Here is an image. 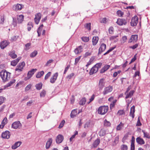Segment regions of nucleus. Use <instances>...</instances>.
<instances>
[{"mask_svg":"<svg viewBox=\"0 0 150 150\" xmlns=\"http://www.w3.org/2000/svg\"><path fill=\"white\" fill-rule=\"evenodd\" d=\"M11 73L6 71H2L0 72V76L4 82L8 80L10 78Z\"/></svg>","mask_w":150,"mask_h":150,"instance_id":"obj_1","label":"nucleus"},{"mask_svg":"<svg viewBox=\"0 0 150 150\" xmlns=\"http://www.w3.org/2000/svg\"><path fill=\"white\" fill-rule=\"evenodd\" d=\"M108 110V106H100L98 110V113L101 115H104L107 112Z\"/></svg>","mask_w":150,"mask_h":150,"instance_id":"obj_2","label":"nucleus"},{"mask_svg":"<svg viewBox=\"0 0 150 150\" xmlns=\"http://www.w3.org/2000/svg\"><path fill=\"white\" fill-rule=\"evenodd\" d=\"M22 125L19 121H16L13 122L11 125L12 128L14 129L20 128L21 127Z\"/></svg>","mask_w":150,"mask_h":150,"instance_id":"obj_3","label":"nucleus"},{"mask_svg":"<svg viewBox=\"0 0 150 150\" xmlns=\"http://www.w3.org/2000/svg\"><path fill=\"white\" fill-rule=\"evenodd\" d=\"M25 63L24 62H23L21 63H19L18 65L17 66V67L15 69L16 71H22L23 68L25 66Z\"/></svg>","mask_w":150,"mask_h":150,"instance_id":"obj_4","label":"nucleus"},{"mask_svg":"<svg viewBox=\"0 0 150 150\" xmlns=\"http://www.w3.org/2000/svg\"><path fill=\"white\" fill-rule=\"evenodd\" d=\"M138 18L136 16H135L132 18L131 22V25L132 26H134L137 25L138 21Z\"/></svg>","mask_w":150,"mask_h":150,"instance_id":"obj_5","label":"nucleus"},{"mask_svg":"<svg viewBox=\"0 0 150 150\" xmlns=\"http://www.w3.org/2000/svg\"><path fill=\"white\" fill-rule=\"evenodd\" d=\"M36 70L37 69H32L30 71H28L27 74V76L25 78V80H27L30 79L34 74Z\"/></svg>","mask_w":150,"mask_h":150,"instance_id":"obj_6","label":"nucleus"},{"mask_svg":"<svg viewBox=\"0 0 150 150\" xmlns=\"http://www.w3.org/2000/svg\"><path fill=\"white\" fill-rule=\"evenodd\" d=\"M113 90V87L112 86H109L105 88L103 93L104 95H105L108 93L111 92Z\"/></svg>","mask_w":150,"mask_h":150,"instance_id":"obj_7","label":"nucleus"},{"mask_svg":"<svg viewBox=\"0 0 150 150\" xmlns=\"http://www.w3.org/2000/svg\"><path fill=\"white\" fill-rule=\"evenodd\" d=\"M138 39V35H132L131 36L129 40V43L132 42L134 43L136 42Z\"/></svg>","mask_w":150,"mask_h":150,"instance_id":"obj_8","label":"nucleus"},{"mask_svg":"<svg viewBox=\"0 0 150 150\" xmlns=\"http://www.w3.org/2000/svg\"><path fill=\"white\" fill-rule=\"evenodd\" d=\"M24 7V6L22 4H18L13 6V9L16 11L21 10Z\"/></svg>","mask_w":150,"mask_h":150,"instance_id":"obj_9","label":"nucleus"},{"mask_svg":"<svg viewBox=\"0 0 150 150\" xmlns=\"http://www.w3.org/2000/svg\"><path fill=\"white\" fill-rule=\"evenodd\" d=\"M64 139V137L62 135L59 134L56 137V142L57 144H60L62 142Z\"/></svg>","mask_w":150,"mask_h":150,"instance_id":"obj_10","label":"nucleus"},{"mask_svg":"<svg viewBox=\"0 0 150 150\" xmlns=\"http://www.w3.org/2000/svg\"><path fill=\"white\" fill-rule=\"evenodd\" d=\"M10 136V132L8 131H6L2 133L1 137L4 139H8Z\"/></svg>","mask_w":150,"mask_h":150,"instance_id":"obj_11","label":"nucleus"},{"mask_svg":"<svg viewBox=\"0 0 150 150\" xmlns=\"http://www.w3.org/2000/svg\"><path fill=\"white\" fill-rule=\"evenodd\" d=\"M58 73L56 72L54 74L50 79V82L52 83H54L56 80L58 76Z\"/></svg>","mask_w":150,"mask_h":150,"instance_id":"obj_12","label":"nucleus"},{"mask_svg":"<svg viewBox=\"0 0 150 150\" xmlns=\"http://www.w3.org/2000/svg\"><path fill=\"white\" fill-rule=\"evenodd\" d=\"M105 82L103 79H100L99 82L98 87L99 90H102L105 86Z\"/></svg>","mask_w":150,"mask_h":150,"instance_id":"obj_13","label":"nucleus"},{"mask_svg":"<svg viewBox=\"0 0 150 150\" xmlns=\"http://www.w3.org/2000/svg\"><path fill=\"white\" fill-rule=\"evenodd\" d=\"M117 23L120 25H125L127 23L126 21L123 19H118L116 22Z\"/></svg>","mask_w":150,"mask_h":150,"instance_id":"obj_14","label":"nucleus"},{"mask_svg":"<svg viewBox=\"0 0 150 150\" xmlns=\"http://www.w3.org/2000/svg\"><path fill=\"white\" fill-rule=\"evenodd\" d=\"M106 48V45L104 43L101 44L99 49L98 54H101L105 50Z\"/></svg>","mask_w":150,"mask_h":150,"instance_id":"obj_15","label":"nucleus"},{"mask_svg":"<svg viewBox=\"0 0 150 150\" xmlns=\"http://www.w3.org/2000/svg\"><path fill=\"white\" fill-rule=\"evenodd\" d=\"M9 43L7 41L5 40L1 42L0 44V47L2 49H4L8 45Z\"/></svg>","mask_w":150,"mask_h":150,"instance_id":"obj_16","label":"nucleus"},{"mask_svg":"<svg viewBox=\"0 0 150 150\" xmlns=\"http://www.w3.org/2000/svg\"><path fill=\"white\" fill-rule=\"evenodd\" d=\"M83 51L82 46H80L76 48L74 50V52L76 54H78L80 53Z\"/></svg>","mask_w":150,"mask_h":150,"instance_id":"obj_17","label":"nucleus"},{"mask_svg":"<svg viewBox=\"0 0 150 150\" xmlns=\"http://www.w3.org/2000/svg\"><path fill=\"white\" fill-rule=\"evenodd\" d=\"M100 140L99 139H97L92 144L91 146V148H96L100 143Z\"/></svg>","mask_w":150,"mask_h":150,"instance_id":"obj_18","label":"nucleus"},{"mask_svg":"<svg viewBox=\"0 0 150 150\" xmlns=\"http://www.w3.org/2000/svg\"><path fill=\"white\" fill-rule=\"evenodd\" d=\"M110 66L109 65H105L100 70V73L103 74L104 73L105 71H107L110 67Z\"/></svg>","mask_w":150,"mask_h":150,"instance_id":"obj_19","label":"nucleus"},{"mask_svg":"<svg viewBox=\"0 0 150 150\" xmlns=\"http://www.w3.org/2000/svg\"><path fill=\"white\" fill-rule=\"evenodd\" d=\"M135 112V107L134 106H132L130 108L129 115L133 119L134 117V113Z\"/></svg>","mask_w":150,"mask_h":150,"instance_id":"obj_20","label":"nucleus"},{"mask_svg":"<svg viewBox=\"0 0 150 150\" xmlns=\"http://www.w3.org/2000/svg\"><path fill=\"white\" fill-rule=\"evenodd\" d=\"M21 144V142H16L13 145L11 146V148L13 149H15L19 146Z\"/></svg>","mask_w":150,"mask_h":150,"instance_id":"obj_21","label":"nucleus"},{"mask_svg":"<svg viewBox=\"0 0 150 150\" xmlns=\"http://www.w3.org/2000/svg\"><path fill=\"white\" fill-rule=\"evenodd\" d=\"M21 59V57H18L17 59L12 61L11 62V65L13 66H16Z\"/></svg>","mask_w":150,"mask_h":150,"instance_id":"obj_22","label":"nucleus"},{"mask_svg":"<svg viewBox=\"0 0 150 150\" xmlns=\"http://www.w3.org/2000/svg\"><path fill=\"white\" fill-rule=\"evenodd\" d=\"M98 71L97 68L94 66L90 70L89 74L90 75H92L94 73H95Z\"/></svg>","mask_w":150,"mask_h":150,"instance_id":"obj_23","label":"nucleus"},{"mask_svg":"<svg viewBox=\"0 0 150 150\" xmlns=\"http://www.w3.org/2000/svg\"><path fill=\"white\" fill-rule=\"evenodd\" d=\"M52 141V139L51 138L49 139L47 141L46 145V148L47 149H48L50 147Z\"/></svg>","mask_w":150,"mask_h":150,"instance_id":"obj_24","label":"nucleus"},{"mask_svg":"<svg viewBox=\"0 0 150 150\" xmlns=\"http://www.w3.org/2000/svg\"><path fill=\"white\" fill-rule=\"evenodd\" d=\"M24 18V16L23 15H20L17 17V21L18 23H21L23 21Z\"/></svg>","mask_w":150,"mask_h":150,"instance_id":"obj_25","label":"nucleus"},{"mask_svg":"<svg viewBox=\"0 0 150 150\" xmlns=\"http://www.w3.org/2000/svg\"><path fill=\"white\" fill-rule=\"evenodd\" d=\"M98 40V38L97 36H94L93 38L92 42L93 43V45H95L97 44Z\"/></svg>","mask_w":150,"mask_h":150,"instance_id":"obj_26","label":"nucleus"},{"mask_svg":"<svg viewBox=\"0 0 150 150\" xmlns=\"http://www.w3.org/2000/svg\"><path fill=\"white\" fill-rule=\"evenodd\" d=\"M136 142L140 144H143L145 143L143 139L139 137H138L136 139Z\"/></svg>","mask_w":150,"mask_h":150,"instance_id":"obj_27","label":"nucleus"},{"mask_svg":"<svg viewBox=\"0 0 150 150\" xmlns=\"http://www.w3.org/2000/svg\"><path fill=\"white\" fill-rule=\"evenodd\" d=\"M16 81V80L14 79L10 81L8 83L6 84V85L4 86V88L10 87L11 86V85L14 83Z\"/></svg>","mask_w":150,"mask_h":150,"instance_id":"obj_28","label":"nucleus"},{"mask_svg":"<svg viewBox=\"0 0 150 150\" xmlns=\"http://www.w3.org/2000/svg\"><path fill=\"white\" fill-rule=\"evenodd\" d=\"M9 55L13 59H15L16 58L17 55L15 54V51H12L10 52L9 53Z\"/></svg>","mask_w":150,"mask_h":150,"instance_id":"obj_29","label":"nucleus"},{"mask_svg":"<svg viewBox=\"0 0 150 150\" xmlns=\"http://www.w3.org/2000/svg\"><path fill=\"white\" fill-rule=\"evenodd\" d=\"M77 114V110H72L71 112L70 115L71 117L72 118H73Z\"/></svg>","mask_w":150,"mask_h":150,"instance_id":"obj_30","label":"nucleus"},{"mask_svg":"<svg viewBox=\"0 0 150 150\" xmlns=\"http://www.w3.org/2000/svg\"><path fill=\"white\" fill-rule=\"evenodd\" d=\"M134 92L133 91H131L128 93H127L126 95V96L125 97L126 99H127L129 98H130L133 95Z\"/></svg>","mask_w":150,"mask_h":150,"instance_id":"obj_31","label":"nucleus"},{"mask_svg":"<svg viewBox=\"0 0 150 150\" xmlns=\"http://www.w3.org/2000/svg\"><path fill=\"white\" fill-rule=\"evenodd\" d=\"M86 101V99L85 98H83L81 99L79 102V104L81 105H84Z\"/></svg>","mask_w":150,"mask_h":150,"instance_id":"obj_32","label":"nucleus"},{"mask_svg":"<svg viewBox=\"0 0 150 150\" xmlns=\"http://www.w3.org/2000/svg\"><path fill=\"white\" fill-rule=\"evenodd\" d=\"M42 84L41 83H40L36 84L35 85V87L38 90H40L42 88Z\"/></svg>","mask_w":150,"mask_h":150,"instance_id":"obj_33","label":"nucleus"},{"mask_svg":"<svg viewBox=\"0 0 150 150\" xmlns=\"http://www.w3.org/2000/svg\"><path fill=\"white\" fill-rule=\"evenodd\" d=\"M44 71H43L38 72L36 75V77L37 78H40L44 74Z\"/></svg>","mask_w":150,"mask_h":150,"instance_id":"obj_34","label":"nucleus"},{"mask_svg":"<svg viewBox=\"0 0 150 150\" xmlns=\"http://www.w3.org/2000/svg\"><path fill=\"white\" fill-rule=\"evenodd\" d=\"M123 127V124L121 122H120V123L119 125L117 127V130H120Z\"/></svg>","mask_w":150,"mask_h":150,"instance_id":"obj_35","label":"nucleus"},{"mask_svg":"<svg viewBox=\"0 0 150 150\" xmlns=\"http://www.w3.org/2000/svg\"><path fill=\"white\" fill-rule=\"evenodd\" d=\"M85 28L88 30H90L91 29V23H87L84 25Z\"/></svg>","mask_w":150,"mask_h":150,"instance_id":"obj_36","label":"nucleus"},{"mask_svg":"<svg viewBox=\"0 0 150 150\" xmlns=\"http://www.w3.org/2000/svg\"><path fill=\"white\" fill-rule=\"evenodd\" d=\"M142 132H143L144 134V137H145L146 138L148 139L150 138V137L149 135V134L147 132H146L144 131L143 130Z\"/></svg>","mask_w":150,"mask_h":150,"instance_id":"obj_37","label":"nucleus"},{"mask_svg":"<svg viewBox=\"0 0 150 150\" xmlns=\"http://www.w3.org/2000/svg\"><path fill=\"white\" fill-rule=\"evenodd\" d=\"M104 126L106 127L110 126L111 125V123L110 122L107 121V120L105 119L104 121Z\"/></svg>","mask_w":150,"mask_h":150,"instance_id":"obj_38","label":"nucleus"},{"mask_svg":"<svg viewBox=\"0 0 150 150\" xmlns=\"http://www.w3.org/2000/svg\"><path fill=\"white\" fill-rule=\"evenodd\" d=\"M127 40V38L126 36H124L122 38L121 41V43L122 44H123Z\"/></svg>","mask_w":150,"mask_h":150,"instance_id":"obj_39","label":"nucleus"},{"mask_svg":"<svg viewBox=\"0 0 150 150\" xmlns=\"http://www.w3.org/2000/svg\"><path fill=\"white\" fill-rule=\"evenodd\" d=\"M53 61V60L52 59L49 60L45 64V66H50L51 65V64Z\"/></svg>","mask_w":150,"mask_h":150,"instance_id":"obj_40","label":"nucleus"},{"mask_svg":"<svg viewBox=\"0 0 150 150\" xmlns=\"http://www.w3.org/2000/svg\"><path fill=\"white\" fill-rule=\"evenodd\" d=\"M28 31H30L31 29L33 27L32 23L31 22H29L28 24Z\"/></svg>","mask_w":150,"mask_h":150,"instance_id":"obj_41","label":"nucleus"},{"mask_svg":"<svg viewBox=\"0 0 150 150\" xmlns=\"http://www.w3.org/2000/svg\"><path fill=\"white\" fill-rule=\"evenodd\" d=\"M117 100H115L113 101L110 104V108L111 109L114 107L115 106V104L116 103Z\"/></svg>","mask_w":150,"mask_h":150,"instance_id":"obj_42","label":"nucleus"},{"mask_svg":"<svg viewBox=\"0 0 150 150\" xmlns=\"http://www.w3.org/2000/svg\"><path fill=\"white\" fill-rule=\"evenodd\" d=\"M119 141V137H116L115 138V140L113 144V145H116L118 142Z\"/></svg>","mask_w":150,"mask_h":150,"instance_id":"obj_43","label":"nucleus"},{"mask_svg":"<svg viewBox=\"0 0 150 150\" xmlns=\"http://www.w3.org/2000/svg\"><path fill=\"white\" fill-rule=\"evenodd\" d=\"M38 53L37 51H35L30 54V57H35Z\"/></svg>","mask_w":150,"mask_h":150,"instance_id":"obj_44","label":"nucleus"},{"mask_svg":"<svg viewBox=\"0 0 150 150\" xmlns=\"http://www.w3.org/2000/svg\"><path fill=\"white\" fill-rule=\"evenodd\" d=\"M125 114V112L123 110H118L117 113V114L118 115H120Z\"/></svg>","mask_w":150,"mask_h":150,"instance_id":"obj_45","label":"nucleus"},{"mask_svg":"<svg viewBox=\"0 0 150 150\" xmlns=\"http://www.w3.org/2000/svg\"><path fill=\"white\" fill-rule=\"evenodd\" d=\"M102 63L101 62L99 63L96 64L94 66H95L96 68H97L98 69L100 68L102 66Z\"/></svg>","mask_w":150,"mask_h":150,"instance_id":"obj_46","label":"nucleus"},{"mask_svg":"<svg viewBox=\"0 0 150 150\" xmlns=\"http://www.w3.org/2000/svg\"><path fill=\"white\" fill-rule=\"evenodd\" d=\"M74 73H72L67 76V78L69 79H70L72 78L74 76Z\"/></svg>","mask_w":150,"mask_h":150,"instance_id":"obj_47","label":"nucleus"},{"mask_svg":"<svg viewBox=\"0 0 150 150\" xmlns=\"http://www.w3.org/2000/svg\"><path fill=\"white\" fill-rule=\"evenodd\" d=\"M46 93V92L45 90H43L40 93V97H44Z\"/></svg>","mask_w":150,"mask_h":150,"instance_id":"obj_48","label":"nucleus"},{"mask_svg":"<svg viewBox=\"0 0 150 150\" xmlns=\"http://www.w3.org/2000/svg\"><path fill=\"white\" fill-rule=\"evenodd\" d=\"M37 19L40 20L41 18V14L40 13H37L35 15V17Z\"/></svg>","mask_w":150,"mask_h":150,"instance_id":"obj_49","label":"nucleus"},{"mask_svg":"<svg viewBox=\"0 0 150 150\" xmlns=\"http://www.w3.org/2000/svg\"><path fill=\"white\" fill-rule=\"evenodd\" d=\"M32 85L29 84L25 88V91H26L29 90L31 88Z\"/></svg>","mask_w":150,"mask_h":150,"instance_id":"obj_50","label":"nucleus"},{"mask_svg":"<svg viewBox=\"0 0 150 150\" xmlns=\"http://www.w3.org/2000/svg\"><path fill=\"white\" fill-rule=\"evenodd\" d=\"M139 44H136L132 46H130L129 47V48L131 49H132L133 50H134L138 46Z\"/></svg>","mask_w":150,"mask_h":150,"instance_id":"obj_51","label":"nucleus"},{"mask_svg":"<svg viewBox=\"0 0 150 150\" xmlns=\"http://www.w3.org/2000/svg\"><path fill=\"white\" fill-rule=\"evenodd\" d=\"M18 38V36H14L11 38V40L12 41H15L17 40Z\"/></svg>","mask_w":150,"mask_h":150,"instance_id":"obj_52","label":"nucleus"},{"mask_svg":"<svg viewBox=\"0 0 150 150\" xmlns=\"http://www.w3.org/2000/svg\"><path fill=\"white\" fill-rule=\"evenodd\" d=\"M82 40L84 42H87L89 40V38L87 37H82L81 38Z\"/></svg>","mask_w":150,"mask_h":150,"instance_id":"obj_53","label":"nucleus"},{"mask_svg":"<svg viewBox=\"0 0 150 150\" xmlns=\"http://www.w3.org/2000/svg\"><path fill=\"white\" fill-rule=\"evenodd\" d=\"M5 98L2 96H0V105L4 102Z\"/></svg>","mask_w":150,"mask_h":150,"instance_id":"obj_54","label":"nucleus"},{"mask_svg":"<svg viewBox=\"0 0 150 150\" xmlns=\"http://www.w3.org/2000/svg\"><path fill=\"white\" fill-rule=\"evenodd\" d=\"M7 118L6 117H5L2 121L1 124L4 125V126L7 123Z\"/></svg>","mask_w":150,"mask_h":150,"instance_id":"obj_55","label":"nucleus"},{"mask_svg":"<svg viewBox=\"0 0 150 150\" xmlns=\"http://www.w3.org/2000/svg\"><path fill=\"white\" fill-rule=\"evenodd\" d=\"M121 148L122 150H127L128 149L127 146L125 145H122Z\"/></svg>","mask_w":150,"mask_h":150,"instance_id":"obj_56","label":"nucleus"},{"mask_svg":"<svg viewBox=\"0 0 150 150\" xmlns=\"http://www.w3.org/2000/svg\"><path fill=\"white\" fill-rule=\"evenodd\" d=\"M117 14L120 16H122L123 15V13L121 11L118 10L117 12Z\"/></svg>","mask_w":150,"mask_h":150,"instance_id":"obj_57","label":"nucleus"},{"mask_svg":"<svg viewBox=\"0 0 150 150\" xmlns=\"http://www.w3.org/2000/svg\"><path fill=\"white\" fill-rule=\"evenodd\" d=\"M113 30H114V29L112 27H110L109 28V30H108L109 33L110 34H112L113 33Z\"/></svg>","mask_w":150,"mask_h":150,"instance_id":"obj_58","label":"nucleus"},{"mask_svg":"<svg viewBox=\"0 0 150 150\" xmlns=\"http://www.w3.org/2000/svg\"><path fill=\"white\" fill-rule=\"evenodd\" d=\"M51 72H48L45 76V79L46 80L50 76L51 74Z\"/></svg>","mask_w":150,"mask_h":150,"instance_id":"obj_59","label":"nucleus"},{"mask_svg":"<svg viewBox=\"0 0 150 150\" xmlns=\"http://www.w3.org/2000/svg\"><path fill=\"white\" fill-rule=\"evenodd\" d=\"M4 20V16H1L0 17V23L3 24Z\"/></svg>","mask_w":150,"mask_h":150,"instance_id":"obj_60","label":"nucleus"},{"mask_svg":"<svg viewBox=\"0 0 150 150\" xmlns=\"http://www.w3.org/2000/svg\"><path fill=\"white\" fill-rule=\"evenodd\" d=\"M115 47H113L111 48H110L109 50L107 51L106 52H105L104 54V55H105L106 54L109 53L110 52L113 50L115 49Z\"/></svg>","mask_w":150,"mask_h":150,"instance_id":"obj_61","label":"nucleus"},{"mask_svg":"<svg viewBox=\"0 0 150 150\" xmlns=\"http://www.w3.org/2000/svg\"><path fill=\"white\" fill-rule=\"evenodd\" d=\"M95 96L94 94H93L92 96L91 97V98L89 100L90 101L88 103V104L90 102H92V101H93L95 98Z\"/></svg>","mask_w":150,"mask_h":150,"instance_id":"obj_62","label":"nucleus"},{"mask_svg":"<svg viewBox=\"0 0 150 150\" xmlns=\"http://www.w3.org/2000/svg\"><path fill=\"white\" fill-rule=\"evenodd\" d=\"M42 30V29H40V28H38L37 31L38 36H40V35Z\"/></svg>","mask_w":150,"mask_h":150,"instance_id":"obj_63","label":"nucleus"},{"mask_svg":"<svg viewBox=\"0 0 150 150\" xmlns=\"http://www.w3.org/2000/svg\"><path fill=\"white\" fill-rule=\"evenodd\" d=\"M118 37L117 35H115L111 36L110 37V40H113Z\"/></svg>","mask_w":150,"mask_h":150,"instance_id":"obj_64","label":"nucleus"}]
</instances>
